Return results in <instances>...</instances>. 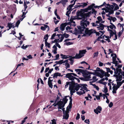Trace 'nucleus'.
I'll use <instances>...</instances> for the list:
<instances>
[{
	"instance_id": "f257e3e1",
	"label": "nucleus",
	"mask_w": 124,
	"mask_h": 124,
	"mask_svg": "<svg viewBox=\"0 0 124 124\" xmlns=\"http://www.w3.org/2000/svg\"><path fill=\"white\" fill-rule=\"evenodd\" d=\"M91 13V12H89L84 14L80 13L78 15L77 17L78 20H81L80 22V26H78V28L81 31H82L86 27L89 25L90 23L87 21V17L90 16Z\"/></svg>"
},
{
	"instance_id": "f03ea898",
	"label": "nucleus",
	"mask_w": 124,
	"mask_h": 124,
	"mask_svg": "<svg viewBox=\"0 0 124 124\" xmlns=\"http://www.w3.org/2000/svg\"><path fill=\"white\" fill-rule=\"evenodd\" d=\"M70 94L71 96H72L73 93L77 91V93L79 95L83 94L85 93V91L83 90L81 88L79 87V85H75L72 86L70 87Z\"/></svg>"
},
{
	"instance_id": "7ed1b4c3",
	"label": "nucleus",
	"mask_w": 124,
	"mask_h": 124,
	"mask_svg": "<svg viewBox=\"0 0 124 124\" xmlns=\"http://www.w3.org/2000/svg\"><path fill=\"white\" fill-rule=\"evenodd\" d=\"M70 101L69 105L67 107V110L65 112H63V119H68L69 117V114L68 113L69 111H70L71 108L72 99V97L71 96L70 97Z\"/></svg>"
},
{
	"instance_id": "20e7f679",
	"label": "nucleus",
	"mask_w": 124,
	"mask_h": 124,
	"mask_svg": "<svg viewBox=\"0 0 124 124\" xmlns=\"http://www.w3.org/2000/svg\"><path fill=\"white\" fill-rule=\"evenodd\" d=\"M68 99L66 97L63 98V100L62 101H60L58 102V109H62L63 111L64 110V108H63L65 106V104L67 102Z\"/></svg>"
},
{
	"instance_id": "39448f33",
	"label": "nucleus",
	"mask_w": 124,
	"mask_h": 124,
	"mask_svg": "<svg viewBox=\"0 0 124 124\" xmlns=\"http://www.w3.org/2000/svg\"><path fill=\"white\" fill-rule=\"evenodd\" d=\"M94 72H96L98 74V76L101 78L103 77L104 76L109 77V75H106V73H104V72L101 69L99 68H97L96 70L93 71Z\"/></svg>"
},
{
	"instance_id": "423d86ee",
	"label": "nucleus",
	"mask_w": 124,
	"mask_h": 124,
	"mask_svg": "<svg viewBox=\"0 0 124 124\" xmlns=\"http://www.w3.org/2000/svg\"><path fill=\"white\" fill-rule=\"evenodd\" d=\"M96 33L97 35L99 36L100 34V33L99 32H96L95 30L91 29L90 30H86L85 32V33L84 34L82 35L83 36H89L92 34Z\"/></svg>"
},
{
	"instance_id": "0eeeda50",
	"label": "nucleus",
	"mask_w": 124,
	"mask_h": 124,
	"mask_svg": "<svg viewBox=\"0 0 124 124\" xmlns=\"http://www.w3.org/2000/svg\"><path fill=\"white\" fill-rule=\"evenodd\" d=\"M86 51L85 50H83L79 51V53L77 54L76 55L74 56L73 58L76 59H79L81 58L85 54Z\"/></svg>"
},
{
	"instance_id": "6e6552de",
	"label": "nucleus",
	"mask_w": 124,
	"mask_h": 124,
	"mask_svg": "<svg viewBox=\"0 0 124 124\" xmlns=\"http://www.w3.org/2000/svg\"><path fill=\"white\" fill-rule=\"evenodd\" d=\"M108 6V7H107L106 12H109L110 14H113L114 13V6L112 5L109 4Z\"/></svg>"
},
{
	"instance_id": "1a4fd4ad",
	"label": "nucleus",
	"mask_w": 124,
	"mask_h": 124,
	"mask_svg": "<svg viewBox=\"0 0 124 124\" xmlns=\"http://www.w3.org/2000/svg\"><path fill=\"white\" fill-rule=\"evenodd\" d=\"M96 23H92V25L93 27H96L99 30H102L104 28V26L102 24L100 23L99 25L97 24Z\"/></svg>"
},
{
	"instance_id": "9d476101",
	"label": "nucleus",
	"mask_w": 124,
	"mask_h": 124,
	"mask_svg": "<svg viewBox=\"0 0 124 124\" xmlns=\"http://www.w3.org/2000/svg\"><path fill=\"white\" fill-rule=\"evenodd\" d=\"M95 4L94 3L92 4L91 5L88 6V8L84 9H81V10L82 11L84 12H86L88 10H90L93 7H94L95 8H98V6H95Z\"/></svg>"
},
{
	"instance_id": "9b49d317",
	"label": "nucleus",
	"mask_w": 124,
	"mask_h": 124,
	"mask_svg": "<svg viewBox=\"0 0 124 124\" xmlns=\"http://www.w3.org/2000/svg\"><path fill=\"white\" fill-rule=\"evenodd\" d=\"M78 16H76V17H71L70 19V26H71L72 25L75 26L76 25L75 22L73 21V20L76 19H78L77 17Z\"/></svg>"
},
{
	"instance_id": "f8f14e48",
	"label": "nucleus",
	"mask_w": 124,
	"mask_h": 124,
	"mask_svg": "<svg viewBox=\"0 0 124 124\" xmlns=\"http://www.w3.org/2000/svg\"><path fill=\"white\" fill-rule=\"evenodd\" d=\"M27 12H26L25 13L24 12L23 13V14L21 16L23 18L22 19H21L20 20H18L17 21L16 23V25L15 26V27H18V25L20 24V21H22L25 17V16H24L25 15Z\"/></svg>"
},
{
	"instance_id": "ddd939ff",
	"label": "nucleus",
	"mask_w": 124,
	"mask_h": 124,
	"mask_svg": "<svg viewBox=\"0 0 124 124\" xmlns=\"http://www.w3.org/2000/svg\"><path fill=\"white\" fill-rule=\"evenodd\" d=\"M111 56L112 57L113 62L112 63L114 64H116L117 62V61L116 60V58H117L116 55V54H111Z\"/></svg>"
},
{
	"instance_id": "4468645a",
	"label": "nucleus",
	"mask_w": 124,
	"mask_h": 124,
	"mask_svg": "<svg viewBox=\"0 0 124 124\" xmlns=\"http://www.w3.org/2000/svg\"><path fill=\"white\" fill-rule=\"evenodd\" d=\"M65 77L68 78L70 80L72 81L74 80L76 78L75 77L73 76L70 73L66 74Z\"/></svg>"
},
{
	"instance_id": "2eb2a0df",
	"label": "nucleus",
	"mask_w": 124,
	"mask_h": 124,
	"mask_svg": "<svg viewBox=\"0 0 124 124\" xmlns=\"http://www.w3.org/2000/svg\"><path fill=\"white\" fill-rule=\"evenodd\" d=\"M79 87H80L81 89H82L83 90H84L85 92H87L88 91L87 88V85L86 84H82L80 85H79Z\"/></svg>"
},
{
	"instance_id": "dca6fc26",
	"label": "nucleus",
	"mask_w": 124,
	"mask_h": 124,
	"mask_svg": "<svg viewBox=\"0 0 124 124\" xmlns=\"http://www.w3.org/2000/svg\"><path fill=\"white\" fill-rule=\"evenodd\" d=\"M110 37H109L108 36H106L105 35H104L103 36H100L99 37H98V39L101 38L103 39L107 40L108 41V42H110V41L109 40L110 39Z\"/></svg>"
},
{
	"instance_id": "f3484780",
	"label": "nucleus",
	"mask_w": 124,
	"mask_h": 124,
	"mask_svg": "<svg viewBox=\"0 0 124 124\" xmlns=\"http://www.w3.org/2000/svg\"><path fill=\"white\" fill-rule=\"evenodd\" d=\"M76 1V0H73L71 1V3H72L73 2H74V3L72 4L69 5V6L67 8V9L71 11H72V8L75 4Z\"/></svg>"
},
{
	"instance_id": "a211bd4d",
	"label": "nucleus",
	"mask_w": 124,
	"mask_h": 124,
	"mask_svg": "<svg viewBox=\"0 0 124 124\" xmlns=\"http://www.w3.org/2000/svg\"><path fill=\"white\" fill-rule=\"evenodd\" d=\"M101 108L100 106H98L96 109H94V111L96 114H98L99 113H100L101 112Z\"/></svg>"
},
{
	"instance_id": "6ab92c4d",
	"label": "nucleus",
	"mask_w": 124,
	"mask_h": 124,
	"mask_svg": "<svg viewBox=\"0 0 124 124\" xmlns=\"http://www.w3.org/2000/svg\"><path fill=\"white\" fill-rule=\"evenodd\" d=\"M60 34L61 35L60 36H61V37L60 38V40L59 39H55L53 41H52V43L54 42H61L62 41L64 37L61 34Z\"/></svg>"
},
{
	"instance_id": "aec40b11",
	"label": "nucleus",
	"mask_w": 124,
	"mask_h": 124,
	"mask_svg": "<svg viewBox=\"0 0 124 124\" xmlns=\"http://www.w3.org/2000/svg\"><path fill=\"white\" fill-rule=\"evenodd\" d=\"M98 20L96 21V23H103L104 22V21H103L101 17V16H99L97 18Z\"/></svg>"
},
{
	"instance_id": "412c9836",
	"label": "nucleus",
	"mask_w": 124,
	"mask_h": 124,
	"mask_svg": "<svg viewBox=\"0 0 124 124\" xmlns=\"http://www.w3.org/2000/svg\"><path fill=\"white\" fill-rule=\"evenodd\" d=\"M75 71L79 75L81 74V73L83 74L84 73V70H82L80 69H75Z\"/></svg>"
},
{
	"instance_id": "4be33fe9",
	"label": "nucleus",
	"mask_w": 124,
	"mask_h": 124,
	"mask_svg": "<svg viewBox=\"0 0 124 124\" xmlns=\"http://www.w3.org/2000/svg\"><path fill=\"white\" fill-rule=\"evenodd\" d=\"M67 25V24L65 23L61 24L60 27V30L62 31H63L65 29V27Z\"/></svg>"
},
{
	"instance_id": "5701e85b",
	"label": "nucleus",
	"mask_w": 124,
	"mask_h": 124,
	"mask_svg": "<svg viewBox=\"0 0 124 124\" xmlns=\"http://www.w3.org/2000/svg\"><path fill=\"white\" fill-rule=\"evenodd\" d=\"M73 85V84H72L71 83H70L69 82H67L66 83V84L65 85V88H67V87H68V85H69V90L70 91V87L71 86H74V85Z\"/></svg>"
},
{
	"instance_id": "b1692460",
	"label": "nucleus",
	"mask_w": 124,
	"mask_h": 124,
	"mask_svg": "<svg viewBox=\"0 0 124 124\" xmlns=\"http://www.w3.org/2000/svg\"><path fill=\"white\" fill-rule=\"evenodd\" d=\"M91 75L88 73H85L84 75V77L87 80H89V79L91 78Z\"/></svg>"
},
{
	"instance_id": "393cba45",
	"label": "nucleus",
	"mask_w": 124,
	"mask_h": 124,
	"mask_svg": "<svg viewBox=\"0 0 124 124\" xmlns=\"http://www.w3.org/2000/svg\"><path fill=\"white\" fill-rule=\"evenodd\" d=\"M108 30L109 31V33L110 34V37L113 36V35H115L116 33V31L115 30H114V32L109 29H108Z\"/></svg>"
},
{
	"instance_id": "a878e982",
	"label": "nucleus",
	"mask_w": 124,
	"mask_h": 124,
	"mask_svg": "<svg viewBox=\"0 0 124 124\" xmlns=\"http://www.w3.org/2000/svg\"><path fill=\"white\" fill-rule=\"evenodd\" d=\"M58 76L62 77L63 76V75H61V74L60 73L56 72L54 74L53 77L54 78H57Z\"/></svg>"
},
{
	"instance_id": "bb28decb",
	"label": "nucleus",
	"mask_w": 124,
	"mask_h": 124,
	"mask_svg": "<svg viewBox=\"0 0 124 124\" xmlns=\"http://www.w3.org/2000/svg\"><path fill=\"white\" fill-rule=\"evenodd\" d=\"M13 23H9L8 24L7 27H8L9 29H7V30L8 31L10 29H11L12 27H14L15 26H14V25H13Z\"/></svg>"
},
{
	"instance_id": "cd10ccee",
	"label": "nucleus",
	"mask_w": 124,
	"mask_h": 124,
	"mask_svg": "<svg viewBox=\"0 0 124 124\" xmlns=\"http://www.w3.org/2000/svg\"><path fill=\"white\" fill-rule=\"evenodd\" d=\"M60 34H56V33H55L53 34L52 35L51 39H54L56 36H58L59 38H60Z\"/></svg>"
},
{
	"instance_id": "c85d7f7f",
	"label": "nucleus",
	"mask_w": 124,
	"mask_h": 124,
	"mask_svg": "<svg viewBox=\"0 0 124 124\" xmlns=\"http://www.w3.org/2000/svg\"><path fill=\"white\" fill-rule=\"evenodd\" d=\"M68 60H64L63 59L62 60L59 61V64L61 65L62 63H64L66 62H68Z\"/></svg>"
},
{
	"instance_id": "c756f323",
	"label": "nucleus",
	"mask_w": 124,
	"mask_h": 124,
	"mask_svg": "<svg viewBox=\"0 0 124 124\" xmlns=\"http://www.w3.org/2000/svg\"><path fill=\"white\" fill-rule=\"evenodd\" d=\"M53 50L52 51L54 53V54H56L57 53V48L56 47V46L55 45H54L53 46Z\"/></svg>"
},
{
	"instance_id": "7c9ffc66",
	"label": "nucleus",
	"mask_w": 124,
	"mask_h": 124,
	"mask_svg": "<svg viewBox=\"0 0 124 124\" xmlns=\"http://www.w3.org/2000/svg\"><path fill=\"white\" fill-rule=\"evenodd\" d=\"M60 56L62 57V58L64 59H66L67 58H70V57H71L70 56L63 55L62 54H60Z\"/></svg>"
},
{
	"instance_id": "2f4dec72",
	"label": "nucleus",
	"mask_w": 124,
	"mask_h": 124,
	"mask_svg": "<svg viewBox=\"0 0 124 124\" xmlns=\"http://www.w3.org/2000/svg\"><path fill=\"white\" fill-rule=\"evenodd\" d=\"M90 85H92L93 87L95 88L97 90L99 91V87L97 86H96L95 84H93L91 82H90Z\"/></svg>"
},
{
	"instance_id": "473e14b6",
	"label": "nucleus",
	"mask_w": 124,
	"mask_h": 124,
	"mask_svg": "<svg viewBox=\"0 0 124 124\" xmlns=\"http://www.w3.org/2000/svg\"><path fill=\"white\" fill-rule=\"evenodd\" d=\"M90 80H92V82H94L98 80V79L97 78L96 76H94Z\"/></svg>"
},
{
	"instance_id": "72a5a7b5",
	"label": "nucleus",
	"mask_w": 124,
	"mask_h": 124,
	"mask_svg": "<svg viewBox=\"0 0 124 124\" xmlns=\"http://www.w3.org/2000/svg\"><path fill=\"white\" fill-rule=\"evenodd\" d=\"M67 2L68 0H62L61 1V3L62 4L63 6L66 5V3Z\"/></svg>"
},
{
	"instance_id": "f704fd0d",
	"label": "nucleus",
	"mask_w": 124,
	"mask_h": 124,
	"mask_svg": "<svg viewBox=\"0 0 124 124\" xmlns=\"http://www.w3.org/2000/svg\"><path fill=\"white\" fill-rule=\"evenodd\" d=\"M73 43L71 42H65L64 44V45H66L67 46H68L70 45L73 44Z\"/></svg>"
},
{
	"instance_id": "c9c22d12",
	"label": "nucleus",
	"mask_w": 124,
	"mask_h": 124,
	"mask_svg": "<svg viewBox=\"0 0 124 124\" xmlns=\"http://www.w3.org/2000/svg\"><path fill=\"white\" fill-rule=\"evenodd\" d=\"M114 5L115 7L114 9V10L115 11L116 10H117L119 9V7L117 4L115 3H114Z\"/></svg>"
},
{
	"instance_id": "e433bc0d",
	"label": "nucleus",
	"mask_w": 124,
	"mask_h": 124,
	"mask_svg": "<svg viewBox=\"0 0 124 124\" xmlns=\"http://www.w3.org/2000/svg\"><path fill=\"white\" fill-rule=\"evenodd\" d=\"M68 62H65V68L66 69H67L68 68L70 67V64L68 63Z\"/></svg>"
},
{
	"instance_id": "4c0bfd02",
	"label": "nucleus",
	"mask_w": 124,
	"mask_h": 124,
	"mask_svg": "<svg viewBox=\"0 0 124 124\" xmlns=\"http://www.w3.org/2000/svg\"><path fill=\"white\" fill-rule=\"evenodd\" d=\"M108 88H107L106 87V86L105 85L104 87V88L103 89V91L105 93H106L108 92Z\"/></svg>"
},
{
	"instance_id": "58836bf2",
	"label": "nucleus",
	"mask_w": 124,
	"mask_h": 124,
	"mask_svg": "<svg viewBox=\"0 0 124 124\" xmlns=\"http://www.w3.org/2000/svg\"><path fill=\"white\" fill-rule=\"evenodd\" d=\"M45 43L46 46L48 48H50V43H48L47 42V41H46H46H45Z\"/></svg>"
},
{
	"instance_id": "ea45409f",
	"label": "nucleus",
	"mask_w": 124,
	"mask_h": 124,
	"mask_svg": "<svg viewBox=\"0 0 124 124\" xmlns=\"http://www.w3.org/2000/svg\"><path fill=\"white\" fill-rule=\"evenodd\" d=\"M87 5V3H82L81 4V5L80 6L82 7L83 8H84Z\"/></svg>"
},
{
	"instance_id": "a19ab883",
	"label": "nucleus",
	"mask_w": 124,
	"mask_h": 124,
	"mask_svg": "<svg viewBox=\"0 0 124 124\" xmlns=\"http://www.w3.org/2000/svg\"><path fill=\"white\" fill-rule=\"evenodd\" d=\"M48 83L49 86L52 88L53 86V85L52 82H49V81H48Z\"/></svg>"
},
{
	"instance_id": "79ce46f5",
	"label": "nucleus",
	"mask_w": 124,
	"mask_h": 124,
	"mask_svg": "<svg viewBox=\"0 0 124 124\" xmlns=\"http://www.w3.org/2000/svg\"><path fill=\"white\" fill-rule=\"evenodd\" d=\"M29 46V45H26L24 46V45H23V46L21 47V48L23 49H25Z\"/></svg>"
},
{
	"instance_id": "37998d69",
	"label": "nucleus",
	"mask_w": 124,
	"mask_h": 124,
	"mask_svg": "<svg viewBox=\"0 0 124 124\" xmlns=\"http://www.w3.org/2000/svg\"><path fill=\"white\" fill-rule=\"evenodd\" d=\"M109 27L111 29H113V28H114V29H116V27L115 26L114 24L110 25Z\"/></svg>"
},
{
	"instance_id": "c03bdc74",
	"label": "nucleus",
	"mask_w": 124,
	"mask_h": 124,
	"mask_svg": "<svg viewBox=\"0 0 124 124\" xmlns=\"http://www.w3.org/2000/svg\"><path fill=\"white\" fill-rule=\"evenodd\" d=\"M48 34L46 35L44 37V39H45V41H46H46H47L48 39Z\"/></svg>"
},
{
	"instance_id": "a18cd8bd",
	"label": "nucleus",
	"mask_w": 124,
	"mask_h": 124,
	"mask_svg": "<svg viewBox=\"0 0 124 124\" xmlns=\"http://www.w3.org/2000/svg\"><path fill=\"white\" fill-rule=\"evenodd\" d=\"M99 53L98 52L95 53L93 54V57H97L98 56Z\"/></svg>"
},
{
	"instance_id": "49530a36",
	"label": "nucleus",
	"mask_w": 124,
	"mask_h": 124,
	"mask_svg": "<svg viewBox=\"0 0 124 124\" xmlns=\"http://www.w3.org/2000/svg\"><path fill=\"white\" fill-rule=\"evenodd\" d=\"M52 122V124H56V120L55 119H53L51 120Z\"/></svg>"
},
{
	"instance_id": "de8ad7c7",
	"label": "nucleus",
	"mask_w": 124,
	"mask_h": 124,
	"mask_svg": "<svg viewBox=\"0 0 124 124\" xmlns=\"http://www.w3.org/2000/svg\"><path fill=\"white\" fill-rule=\"evenodd\" d=\"M70 61H71V62L70 63V64L71 65H72L73 63V58H71V57H70V58L69 59Z\"/></svg>"
},
{
	"instance_id": "09e8293b",
	"label": "nucleus",
	"mask_w": 124,
	"mask_h": 124,
	"mask_svg": "<svg viewBox=\"0 0 124 124\" xmlns=\"http://www.w3.org/2000/svg\"><path fill=\"white\" fill-rule=\"evenodd\" d=\"M117 17L119 19H120V22L122 21L123 20V18L121 17L120 16H118Z\"/></svg>"
},
{
	"instance_id": "8fccbe9b",
	"label": "nucleus",
	"mask_w": 124,
	"mask_h": 124,
	"mask_svg": "<svg viewBox=\"0 0 124 124\" xmlns=\"http://www.w3.org/2000/svg\"><path fill=\"white\" fill-rule=\"evenodd\" d=\"M71 11L68 10L67 12L66 15L68 16H69V15Z\"/></svg>"
},
{
	"instance_id": "3c124183",
	"label": "nucleus",
	"mask_w": 124,
	"mask_h": 124,
	"mask_svg": "<svg viewBox=\"0 0 124 124\" xmlns=\"http://www.w3.org/2000/svg\"><path fill=\"white\" fill-rule=\"evenodd\" d=\"M56 43L55 45L56 46V47L57 46L59 48H61V47L60 45L57 42H55Z\"/></svg>"
},
{
	"instance_id": "603ef678",
	"label": "nucleus",
	"mask_w": 124,
	"mask_h": 124,
	"mask_svg": "<svg viewBox=\"0 0 124 124\" xmlns=\"http://www.w3.org/2000/svg\"><path fill=\"white\" fill-rule=\"evenodd\" d=\"M86 123L89 124L90 123V121L89 119H86L84 121Z\"/></svg>"
},
{
	"instance_id": "864d4df0",
	"label": "nucleus",
	"mask_w": 124,
	"mask_h": 124,
	"mask_svg": "<svg viewBox=\"0 0 124 124\" xmlns=\"http://www.w3.org/2000/svg\"><path fill=\"white\" fill-rule=\"evenodd\" d=\"M59 57V55L58 54H57L56 55L55 57L56 58L54 59V60H56L58 59Z\"/></svg>"
},
{
	"instance_id": "5fc2aeb1",
	"label": "nucleus",
	"mask_w": 124,
	"mask_h": 124,
	"mask_svg": "<svg viewBox=\"0 0 124 124\" xmlns=\"http://www.w3.org/2000/svg\"><path fill=\"white\" fill-rule=\"evenodd\" d=\"M99 66H103V63L101 62L100 61H99Z\"/></svg>"
},
{
	"instance_id": "6e6d98bb",
	"label": "nucleus",
	"mask_w": 124,
	"mask_h": 124,
	"mask_svg": "<svg viewBox=\"0 0 124 124\" xmlns=\"http://www.w3.org/2000/svg\"><path fill=\"white\" fill-rule=\"evenodd\" d=\"M71 28L69 26H68L66 28V30L67 31H69V30H70Z\"/></svg>"
},
{
	"instance_id": "4d7b16f0",
	"label": "nucleus",
	"mask_w": 124,
	"mask_h": 124,
	"mask_svg": "<svg viewBox=\"0 0 124 124\" xmlns=\"http://www.w3.org/2000/svg\"><path fill=\"white\" fill-rule=\"evenodd\" d=\"M44 27H45V30L46 29V28H47L48 30H49V26H48L47 25H44Z\"/></svg>"
},
{
	"instance_id": "13d9d810",
	"label": "nucleus",
	"mask_w": 124,
	"mask_h": 124,
	"mask_svg": "<svg viewBox=\"0 0 124 124\" xmlns=\"http://www.w3.org/2000/svg\"><path fill=\"white\" fill-rule=\"evenodd\" d=\"M24 65L23 63H20V64H18L17 65V68H16V70L17 69L18 67H19V66H21L22 65Z\"/></svg>"
},
{
	"instance_id": "bf43d9fd",
	"label": "nucleus",
	"mask_w": 124,
	"mask_h": 124,
	"mask_svg": "<svg viewBox=\"0 0 124 124\" xmlns=\"http://www.w3.org/2000/svg\"><path fill=\"white\" fill-rule=\"evenodd\" d=\"M113 103L112 102H111L109 104V106L110 108H111L113 106Z\"/></svg>"
},
{
	"instance_id": "052dcab7",
	"label": "nucleus",
	"mask_w": 124,
	"mask_h": 124,
	"mask_svg": "<svg viewBox=\"0 0 124 124\" xmlns=\"http://www.w3.org/2000/svg\"><path fill=\"white\" fill-rule=\"evenodd\" d=\"M80 118V115L78 113L77 114V116L76 117V119L77 120H78Z\"/></svg>"
},
{
	"instance_id": "680f3d73",
	"label": "nucleus",
	"mask_w": 124,
	"mask_h": 124,
	"mask_svg": "<svg viewBox=\"0 0 124 124\" xmlns=\"http://www.w3.org/2000/svg\"><path fill=\"white\" fill-rule=\"evenodd\" d=\"M27 57L29 59H31L32 58V57L30 54L28 56H27Z\"/></svg>"
},
{
	"instance_id": "e2e57ef3",
	"label": "nucleus",
	"mask_w": 124,
	"mask_h": 124,
	"mask_svg": "<svg viewBox=\"0 0 124 124\" xmlns=\"http://www.w3.org/2000/svg\"><path fill=\"white\" fill-rule=\"evenodd\" d=\"M95 97H96L97 100H100V96L96 95Z\"/></svg>"
},
{
	"instance_id": "0e129e2a",
	"label": "nucleus",
	"mask_w": 124,
	"mask_h": 124,
	"mask_svg": "<svg viewBox=\"0 0 124 124\" xmlns=\"http://www.w3.org/2000/svg\"><path fill=\"white\" fill-rule=\"evenodd\" d=\"M99 31L100 32V34H101V35H103V34L104 32L101 31L100 30Z\"/></svg>"
},
{
	"instance_id": "69168bd1",
	"label": "nucleus",
	"mask_w": 124,
	"mask_h": 124,
	"mask_svg": "<svg viewBox=\"0 0 124 124\" xmlns=\"http://www.w3.org/2000/svg\"><path fill=\"white\" fill-rule=\"evenodd\" d=\"M122 33L120 31H119L118 33V36L119 37H120L121 35L122 34Z\"/></svg>"
},
{
	"instance_id": "338daca9",
	"label": "nucleus",
	"mask_w": 124,
	"mask_h": 124,
	"mask_svg": "<svg viewBox=\"0 0 124 124\" xmlns=\"http://www.w3.org/2000/svg\"><path fill=\"white\" fill-rule=\"evenodd\" d=\"M112 20L113 22H114L116 20V19L115 17H112Z\"/></svg>"
},
{
	"instance_id": "774afa93",
	"label": "nucleus",
	"mask_w": 124,
	"mask_h": 124,
	"mask_svg": "<svg viewBox=\"0 0 124 124\" xmlns=\"http://www.w3.org/2000/svg\"><path fill=\"white\" fill-rule=\"evenodd\" d=\"M64 37L66 38H67L69 36V35L68 34H64Z\"/></svg>"
}]
</instances>
